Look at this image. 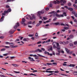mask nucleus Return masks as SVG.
<instances>
[{"mask_svg":"<svg viewBox=\"0 0 77 77\" xmlns=\"http://www.w3.org/2000/svg\"><path fill=\"white\" fill-rule=\"evenodd\" d=\"M53 48H57V50H60V47L59 43L54 42L53 43Z\"/></svg>","mask_w":77,"mask_h":77,"instance_id":"1","label":"nucleus"},{"mask_svg":"<svg viewBox=\"0 0 77 77\" xmlns=\"http://www.w3.org/2000/svg\"><path fill=\"white\" fill-rule=\"evenodd\" d=\"M57 17L60 18V17H63L64 16L63 14L59 15V14H57V12H55L53 14V15H56Z\"/></svg>","mask_w":77,"mask_h":77,"instance_id":"2","label":"nucleus"},{"mask_svg":"<svg viewBox=\"0 0 77 77\" xmlns=\"http://www.w3.org/2000/svg\"><path fill=\"white\" fill-rule=\"evenodd\" d=\"M48 49V51H53V47L51 46H49L48 48H47Z\"/></svg>","mask_w":77,"mask_h":77,"instance_id":"3","label":"nucleus"},{"mask_svg":"<svg viewBox=\"0 0 77 77\" xmlns=\"http://www.w3.org/2000/svg\"><path fill=\"white\" fill-rule=\"evenodd\" d=\"M20 26V24L19 23H17L15 26H14V29H17V27H19Z\"/></svg>","mask_w":77,"mask_h":77,"instance_id":"4","label":"nucleus"},{"mask_svg":"<svg viewBox=\"0 0 77 77\" xmlns=\"http://www.w3.org/2000/svg\"><path fill=\"white\" fill-rule=\"evenodd\" d=\"M65 50L67 52V53H68V54H71L72 53V52H69V50L67 48H65Z\"/></svg>","mask_w":77,"mask_h":77,"instance_id":"5","label":"nucleus"},{"mask_svg":"<svg viewBox=\"0 0 77 77\" xmlns=\"http://www.w3.org/2000/svg\"><path fill=\"white\" fill-rule=\"evenodd\" d=\"M44 13V11H38V15H41V14H43Z\"/></svg>","mask_w":77,"mask_h":77,"instance_id":"6","label":"nucleus"},{"mask_svg":"<svg viewBox=\"0 0 77 77\" xmlns=\"http://www.w3.org/2000/svg\"><path fill=\"white\" fill-rule=\"evenodd\" d=\"M29 59L30 60V61H32V62H33V61H35V60H33V58H31L30 57H29Z\"/></svg>","mask_w":77,"mask_h":77,"instance_id":"7","label":"nucleus"},{"mask_svg":"<svg viewBox=\"0 0 77 77\" xmlns=\"http://www.w3.org/2000/svg\"><path fill=\"white\" fill-rule=\"evenodd\" d=\"M10 45L11 48H13L14 47V43H10Z\"/></svg>","mask_w":77,"mask_h":77,"instance_id":"8","label":"nucleus"},{"mask_svg":"<svg viewBox=\"0 0 77 77\" xmlns=\"http://www.w3.org/2000/svg\"><path fill=\"white\" fill-rule=\"evenodd\" d=\"M4 16H3L0 20V22H2L4 20Z\"/></svg>","mask_w":77,"mask_h":77,"instance_id":"9","label":"nucleus"},{"mask_svg":"<svg viewBox=\"0 0 77 77\" xmlns=\"http://www.w3.org/2000/svg\"><path fill=\"white\" fill-rule=\"evenodd\" d=\"M8 12L7 11H5L4 13H3L2 14V15H5L6 14H8Z\"/></svg>","mask_w":77,"mask_h":77,"instance_id":"10","label":"nucleus"},{"mask_svg":"<svg viewBox=\"0 0 77 77\" xmlns=\"http://www.w3.org/2000/svg\"><path fill=\"white\" fill-rule=\"evenodd\" d=\"M54 72V71H46L45 72H48L49 73H52L53 72Z\"/></svg>","mask_w":77,"mask_h":77,"instance_id":"11","label":"nucleus"},{"mask_svg":"<svg viewBox=\"0 0 77 77\" xmlns=\"http://www.w3.org/2000/svg\"><path fill=\"white\" fill-rule=\"evenodd\" d=\"M75 66V64H70V67H74Z\"/></svg>","mask_w":77,"mask_h":77,"instance_id":"12","label":"nucleus"},{"mask_svg":"<svg viewBox=\"0 0 77 77\" xmlns=\"http://www.w3.org/2000/svg\"><path fill=\"white\" fill-rule=\"evenodd\" d=\"M26 21V20L24 19H22V24H24V22Z\"/></svg>","mask_w":77,"mask_h":77,"instance_id":"13","label":"nucleus"},{"mask_svg":"<svg viewBox=\"0 0 77 77\" xmlns=\"http://www.w3.org/2000/svg\"><path fill=\"white\" fill-rule=\"evenodd\" d=\"M53 24H54V25H56V26L57 25H59V22H56L54 23Z\"/></svg>","mask_w":77,"mask_h":77,"instance_id":"14","label":"nucleus"},{"mask_svg":"<svg viewBox=\"0 0 77 77\" xmlns=\"http://www.w3.org/2000/svg\"><path fill=\"white\" fill-rule=\"evenodd\" d=\"M35 36L36 37V38H39L38 35V33L37 32L35 33Z\"/></svg>","mask_w":77,"mask_h":77,"instance_id":"15","label":"nucleus"},{"mask_svg":"<svg viewBox=\"0 0 77 77\" xmlns=\"http://www.w3.org/2000/svg\"><path fill=\"white\" fill-rule=\"evenodd\" d=\"M38 49L35 50V51H32V53H36V52H38Z\"/></svg>","mask_w":77,"mask_h":77,"instance_id":"16","label":"nucleus"},{"mask_svg":"<svg viewBox=\"0 0 77 77\" xmlns=\"http://www.w3.org/2000/svg\"><path fill=\"white\" fill-rule=\"evenodd\" d=\"M68 10H69V11H73V8H68Z\"/></svg>","mask_w":77,"mask_h":77,"instance_id":"17","label":"nucleus"},{"mask_svg":"<svg viewBox=\"0 0 77 77\" xmlns=\"http://www.w3.org/2000/svg\"><path fill=\"white\" fill-rule=\"evenodd\" d=\"M47 53L48 54V55H49L50 56H53V54H50L49 52H47Z\"/></svg>","mask_w":77,"mask_h":77,"instance_id":"18","label":"nucleus"},{"mask_svg":"<svg viewBox=\"0 0 77 77\" xmlns=\"http://www.w3.org/2000/svg\"><path fill=\"white\" fill-rule=\"evenodd\" d=\"M12 65H13L14 66H18L19 65H18V64H12Z\"/></svg>","mask_w":77,"mask_h":77,"instance_id":"19","label":"nucleus"},{"mask_svg":"<svg viewBox=\"0 0 77 77\" xmlns=\"http://www.w3.org/2000/svg\"><path fill=\"white\" fill-rule=\"evenodd\" d=\"M29 75H34V76H36V74H33L32 73L29 74Z\"/></svg>","mask_w":77,"mask_h":77,"instance_id":"20","label":"nucleus"},{"mask_svg":"<svg viewBox=\"0 0 77 77\" xmlns=\"http://www.w3.org/2000/svg\"><path fill=\"white\" fill-rule=\"evenodd\" d=\"M62 12V11H59V10H58L57 11V13H60V12Z\"/></svg>","mask_w":77,"mask_h":77,"instance_id":"21","label":"nucleus"},{"mask_svg":"<svg viewBox=\"0 0 77 77\" xmlns=\"http://www.w3.org/2000/svg\"><path fill=\"white\" fill-rule=\"evenodd\" d=\"M64 29H65V30H68V29H69V27H64Z\"/></svg>","mask_w":77,"mask_h":77,"instance_id":"22","label":"nucleus"},{"mask_svg":"<svg viewBox=\"0 0 77 77\" xmlns=\"http://www.w3.org/2000/svg\"><path fill=\"white\" fill-rule=\"evenodd\" d=\"M11 8H9L7 11L8 12H11Z\"/></svg>","mask_w":77,"mask_h":77,"instance_id":"23","label":"nucleus"},{"mask_svg":"<svg viewBox=\"0 0 77 77\" xmlns=\"http://www.w3.org/2000/svg\"><path fill=\"white\" fill-rule=\"evenodd\" d=\"M37 55L39 56H40V57H45V56H42L39 54H37Z\"/></svg>","mask_w":77,"mask_h":77,"instance_id":"24","label":"nucleus"},{"mask_svg":"<svg viewBox=\"0 0 77 77\" xmlns=\"http://www.w3.org/2000/svg\"><path fill=\"white\" fill-rule=\"evenodd\" d=\"M31 15L32 16L33 18H35V16H34L33 14H31Z\"/></svg>","mask_w":77,"mask_h":77,"instance_id":"25","label":"nucleus"},{"mask_svg":"<svg viewBox=\"0 0 77 77\" xmlns=\"http://www.w3.org/2000/svg\"><path fill=\"white\" fill-rule=\"evenodd\" d=\"M14 72L16 73V74H19L20 73V72H17L15 71H14Z\"/></svg>","mask_w":77,"mask_h":77,"instance_id":"26","label":"nucleus"},{"mask_svg":"<svg viewBox=\"0 0 77 77\" xmlns=\"http://www.w3.org/2000/svg\"><path fill=\"white\" fill-rule=\"evenodd\" d=\"M73 6H74V7H75V8H76V9H77V5H76L75 4H73Z\"/></svg>","mask_w":77,"mask_h":77,"instance_id":"27","label":"nucleus"},{"mask_svg":"<svg viewBox=\"0 0 77 77\" xmlns=\"http://www.w3.org/2000/svg\"><path fill=\"white\" fill-rule=\"evenodd\" d=\"M75 73H77V71H74L73 72V74L75 75H76L75 74Z\"/></svg>","mask_w":77,"mask_h":77,"instance_id":"28","label":"nucleus"},{"mask_svg":"<svg viewBox=\"0 0 77 77\" xmlns=\"http://www.w3.org/2000/svg\"><path fill=\"white\" fill-rule=\"evenodd\" d=\"M3 55L4 56H8V54L7 53V54H3Z\"/></svg>","mask_w":77,"mask_h":77,"instance_id":"29","label":"nucleus"},{"mask_svg":"<svg viewBox=\"0 0 77 77\" xmlns=\"http://www.w3.org/2000/svg\"><path fill=\"white\" fill-rule=\"evenodd\" d=\"M14 32H13L12 31H10L9 32V33H10L11 34H12V33H13Z\"/></svg>","mask_w":77,"mask_h":77,"instance_id":"30","label":"nucleus"},{"mask_svg":"<svg viewBox=\"0 0 77 77\" xmlns=\"http://www.w3.org/2000/svg\"><path fill=\"white\" fill-rule=\"evenodd\" d=\"M55 54L57 55V56H59V55H60V53H56Z\"/></svg>","mask_w":77,"mask_h":77,"instance_id":"31","label":"nucleus"},{"mask_svg":"<svg viewBox=\"0 0 77 77\" xmlns=\"http://www.w3.org/2000/svg\"><path fill=\"white\" fill-rule=\"evenodd\" d=\"M5 48H3L1 50V51H5Z\"/></svg>","mask_w":77,"mask_h":77,"instance_id":"32","label":"nucleus"},{"mask_svg":"<svg viewBox=\"0 0 77 77\" xmlns=\"http://www.w3.org/2000/svg\"><path fill=\"white\" fill-rule=\"evenodd\" d=\"M38 51H39L40 53H41V52H42V50L39 49H38Z\"/></svg>","mask_w":77,"mask_h":77,"instance_id":"33","label":"nucleus"},{"mask_svg":"<svg viewBox=\"0 0 77 77\" xmlns=\"http://www.w3.org/2000/svg\"><path fill=\"white\" fill-rule=\"evenodd\" d=\"M10 58L11 59H15V57H11Z\"/></svg>","mask_w":77,"mask_h":77,"instance_id":"34","label":"nucleus"},{"mask_svg":"<svg viewBox=\"0 0 77 77\" xmlns=\"http://www.w3.org/2000/svg\"><path fill=\"white\" fill-rule=\"evenodd\" d=\"M34 36V34L30 35H29V36L30 37H32V36Z\"/></svg>","mask_w":77,"mask_h":77,"instance_id":"35","label":"nucleus"},{"mask_svg":"<svg viewBox=\"0 0 77 77\" xmlns=\"http://www.w3.org/2000/svg\"><path fill=\"white\" fill-rule=\"evenodd\" d=\"M28 17H30V20H33V18H32V17H30V15H29Z\"/></svg>","mask_w":77,"mask_h":77,"instance_id":"36","label":"nucleus"},{"mask_svg":"<svg viewBox=\"0 0 77 77\" xmlns=\"http://www.w3.org/2000/svg\"><path fill=\"white\" fill-rule=\"evenodd\" d=\"M68 5H69V6H71V3H69Z\"/></svg>","mask_w":77,"mask_h":77,"instance_id":"37","label":"nucleus"},{"mask_svg":"<svg viewBox=\"0 0 77 77\" xmlns=\"http://www.w3.org/2000/svg\"><path fill=\"white\" fill-rule=\"evenodd\" d=\"M69 45L70 46V47H72V46H73V44L72 43H70L69 44Z\"/></svg>","mask_w":77,"mask_h":77,"instance_id":"38","label":"nucleus"},{"mask_svg":"<svg viewBox=\"0 0 77 77\" xmlns=\"http://www.w3.org/2000/svg\"><path fill=\"white\" fill-rule=\"evenodd\" d=\"M27 38H25L23 39V40L24 41H27Z\"/></svg>","mask_w":77,"mask_h":77,"instance_id":"39","label":"nucleus"},{"mask_svg":"<svg viewBox=\"0 0 77 77\" xmlns=\"http://www.w3.org/2000/svg\"><path fill=\"white\" fill-rule=\"evenodd\" d=\"M63 14H64V16L66 17V13H63Z\"/></svg>","mask_w":77,"mask_h":77,"instance_id":"40","label":"nucleus"},{"mask_svg":"<svg viewBox=\"0 0 77 77\" xmlns=\"http://www.w3.org/2000/svg\"><path fill=\"white\" fill-rule=\"evenodd\" d=\"M37 44H41V41H39L38 42Z\"/></svg>","mask_w":77,"mask_h":77,"instance_id":"41","label":"nucleus"},{"mask_svg":"<svg viewBox=\"0 0 77 77\" xmlns=\"http://www.w3.org/2000/svg\"><path fill=\"white\" fill-rule=\"evenodd\" d=\"M46 64L48 65H52V64L51 63H47Z\"/></svg>","mask_w":77,"mask_h":77,"instance_id":"42","label":"nucleus"},{"mask_svg":"<svg viewBox=\"0 0 77 77\" xmlns=\"http://www.w3.org/2000/svg\"><path fill=\"white\" fill-rule=\"evenodd\" d=\"M10 43H9V42H5L6 44H7V45L10 44Z\"/></svg>","mask_w":77,"mask_h":77,"instance_id":"43","label":"nucleus"},{"mask_svg":"<svg viewBox=\"0 0 77 77\" xmlns=\"http://www.w3.org/2000/svg\"><path fill=\"white\" fill-rule=\"evenodd\" d=\"M69 37H70V38H73V35H70Z\"/></svg>","mask_w":77,"mask_h":77,"instance_id":"44","label":"nucleus"},{"mask_svg":"<svg viewBox=\"0 0 77 77\" xmlns=\"http://www.w3.org/2000/svg\"><path fill=\"white\" fill-rule=\"evenodd\" d=\"M61 26H65V24L63 23H61Z\"/></svg>","mask_w":77,"mask_h":77,"instance_id":"45","label":"nucleus"},{"mask_svg":"<svg viewBox=\"0 0 77 77\" xmlns=\"http://www.w3.org/2000/svg\"><path fill=\"white\" fill-rule=\"evenodd\" d=\"M63 4H65L66 3V1H63Z\"/></svg>","mask_w":77,"mask_h":77,"instance_id":"46","label":"nucleus"},{"mask_svg":"<svg viewBox=\"0 0 77 77\" xmlns=\"http://www.w3.org/2000/svg\"><path fill=\"white\" fill-rule=\"evenodd\" d=\"M61 31H62V32H65V29H63L61 30Z\"/></svg>","mask_w":77,"mask_h":77,"instance_id":"47","label":"nucleus"},{"mask_svg":"<svg viewBox=\"0 0 77 77\" xmlns=\"http://www.w3.org/2000/svg\"><path fill=\"white\" fill-rule=\"evenodd\" d=\"M40 24H41V23H38L36 25V26L37 27H38V26H39V25H40Z\"/></svg>","mask_w":77,"mask_h":77,"instance_id":"48","label":"nucleus"},{"mask_svg":"<svg viewBox=\"0 0 77 77\" xmlns=\"http://www.w3.org/2000/svg\"><path fill=\"white\" fill-rule=\"evenodd\" d=\"M45 10L46 11H48V10H49V8H45Z\"/></svg>","mask_w":77,"mask_h":77,"instance_id":"49","label":"nucleus"},{"mask_svg":"<svg viewBox=\"0 0 77 77\" xmlns=\"http://www.w3.org/2000/svg\"><path fill=\"white\" fill-rule=\"evenodd\" d=\"M77 0H75V4H77Z\"/></svg>","mask_w":77,"mask_h":77,"instance_id":"50","label":"nucleus"},{"mask_svg":"<svg viewBox=\"0 0 77 77\" xmlns=\"http://www.w3.org/2000/svg\"><path fill=\"white\" fill-rule=\"evenodd\" d=\"M74 44L75 45H77V42H74Z\"/></svg>","mask_w":77,"mask_h":77,"instance_id":"51","label":"nucleus"},{"mask_svg":"<svg viewBox=\"0 0 77 77\" xmlns=\"http://www.w3.org/2000/svg\"><path fill=\"white\" fill-rule=\"evenodd\" d=\"M52 53H53V55H55V53H54V51H52Z\"/></svg>","mask_w":77,"mask_h":77,"instance_id":"52","label":"nucleus"},{"mask_svg":"<svg viewBox=\"0 0 77 77\" xmlns=\"http://www.w3.org/2000/svg\"><path fill=\"white\" fill-rule=\"evenodd\" d=\"M53 65H57V63H53Z\"/></svg>","mask_w":77,"mask_h":77,"instance_id":"53","label":"nucleus"},{"mask_svg":"<svg viewBox=\"0 0 77 77\" xmlns=\"http://www.w3.org/2000/svg\"><path fill=\"white\" fill-rule=\"evenodd\" d=\"M64 8H66V9H68V6H64Z\"/></svg>","mask_w":77,"mask_h":77,"instance_id":"54","label":"nucleus"},{"mask_svg":"<svg viewBox=\"0 0 77 77\" xmlns=\"http://www.w3.org/2000/svg\"><path fill=\"white\" fill-rule=\"evenodd\" d=\"M41 50H42V51H45V49H44L43 48H42Z\"/></svg>","mask_w":77,"mask_h":77,"instance_id":"55","label":"nucleus"},{"mask_svg":"<svg viewBox=\"0 0 77 77\" xmlns=\"http://www.w3.org/2000/svg\"><path fill=\"white\" fill-rule=\"evenodd\" d=\"M12 0H7V2H11Z\"/></svg>","mask_w":77,"mask_h":77,"instance_id":"56","label":"nucleus"},{"mask_svg":"<svg viewBox=\"0 0 77 77\" xmlns=\"http://www.w3.org/2000/svg\"><path fill=\"white\" fill-rule=\"evenodd\" d=\"M45 54H46L47 53V51H45L44 53Z\"/></svg>","mask_w":77,"mask_h":77,"instance_id":"57","label":"nucleus"},{"mask_svg":"<svg viewBox=\"0 0 77 77\" xmlns=\"http://www.w3.org/2000/svg\"><path fill=\"white\" fill-rule=\"evenodd\" d=\"M61 52L62 53H63V54H64V53H65V52H64V51H61Z\"/></svg>","mask_w":77,"mask_h":77,"instance_id":"58","label":"nucleus"},{"mask_svg":"<svg viewBox=\"0 0 77 77\" xmlns=\"http://www.w3.org/2000/svg\"><path fill=\"white\" fill-rule=\"evenodd\" d=\"M6 8H9V6L8 5H6Z\"/></svg>","mask_w":77,"mask_h":77,"instance_id":"59","label":"nucleus"},{"mask_svg":"<svg viewBox=\"0 0 77 77\" xmlns=\"http://www.w3.org/2000/svg\"><path fill=\"white\" fill-rule=\"evenodd\" d=\"M53 3L54 4L56 5V1H54Z\"/></svg>","mask_w":77,"mask_h":77,"instance_id":"60","label":"nucleus"},{"mask_svg":"<svg viewBox=\"0 0 77 77\" xmlns=\"http://www.w3.org/2000/svg\"><path fill=\"white\" fill-rule=\"evenodd\" d=\"M43 19H44V20H47V18L45 17H43Z\"/></svg>","mask_w":77,"mask_h":77,"instance_id":"61","label":"nucleus"},{"mask_svg":"<svg viewBox=\"0 0 77 77\" xmlns=\"http://www.w3.org/2000/svg\"><path fill=\"white\" fill-rule=\"evenodd\" d=\"M57 19V18L56 17H55L54 19L53 20H54V21H56V20Z\"/></svg>","mask_w":77,"mask_h":77,"instance_id":"62","label":"nucleus"},{"mask_svg":"<svg viewBox=\"0 0 77 77\" xmlns=\"http://www.w3.org/2000/svg\"><path fill=\"white\" fill-rule=\"evenodd\" d=\"M74 22H76V24H77V20H76L75 19L74 20Z\"/></svg>","mask_w":77,"mask_h":77,"instance_id":"63","label":"nucleus"},{"mask_svg":"<svg viewBox=\"0 0 77 77\" xmlns=\"http://www.w3.org/2000/svg\"><path fill=\"white\" fill-rule=\"evenodd\" d=\"M52 5H52V4L50 3V7H52Z\"/></svg>","mask_w":77,"mask_h":77,"instance_id":"64","label":"nucleus"}]
</instances>
